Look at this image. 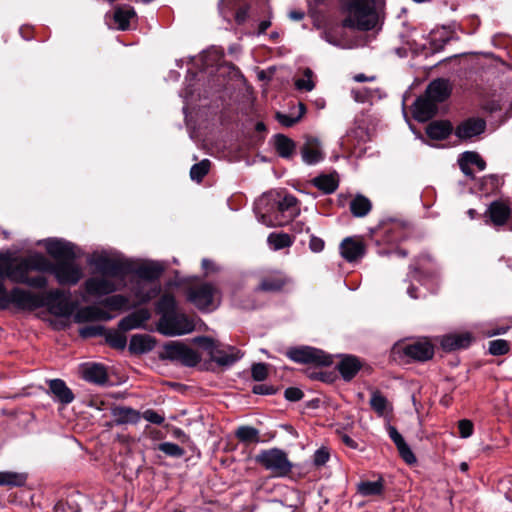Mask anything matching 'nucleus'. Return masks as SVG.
<instances>
[{"label": "nucleus", "instance_id": "f257e3e1", "mask_svg": "<svg viewBox=\"0 0 512 512\" xmlns=\"http://www.w3.org/2000/svg\"><path fill=\"white\" fill-rule=\"evenodd\" d=\"M31 271L50 273L59 285L75 286L83 278V268L76 259L52 262L41 253H34L20 259L0 254V278H8L17 284L43 289L48 279L43 275L29 276Z\"/></svg>", "mask_w": 512, "mask_h": 512}, {"label": "nucleus", "instance_id": "f03ea898", "mask_svg": "<svg viewBox=\"0 0 512 512\" xmlns=\"http://www.w3.org/2000/svg\"><path fill=\"white\" fill-rule=\"evenodd\" d=\"M258 220L267 227L284 226L300 213L298 200L293 195L270 191L255 203Z\"/></svg>", "mask_w": 512, "mask_h": 512}, {"label": "nucleus", "instance_id": "7ed1b4c3", "mask_svg": "<svg viewBox=\"0 0 512 512\" xmlns=\"http://www.w3.org/2000/svg\"><path fill=\"white\" fill-rule=\"evenodd\" d=\"M341 4L346 14L342 22L344 27L368 31L376 26L377 13L374 0H341Z\"/></svg>", "mask_w": 512, "mask_h": 512}, {"label": "nucleus", "instance_id": "20e7f679", "mask_svg": "<svg viewBox=\"0 0 512 512\" xmlns=\"http://www.w3.org/2000/svg\"><path fill=\"white\" fill-rule=\"evenodd\" d=\"M187 300L202 312L217 309L221 302V291L213 283L191 285L186 292Z\"/></svg>", "mask_w": 512, "mask_h": 512}, {"label": "nucleus", "instance_id": "39448f33", "mask_svg": "<svg viewBox=\"0 0 512 512\" xmlns=\"http://www.w3.org/2000/svg\"><path fill=\"white\" fill-rule=\"evenodd\" d=\"M254 460L273 477H286L293 470V463L288 454L280 448L261 450Z\"/></svg>", "mask_w": 512, "mask_h": 512}, {"label": "nucleus", "instance_id": "423d86ee", "mask_svg": "<svg viewBox=\"0 0 512 512\" xmlns=\"http://www.w3.org/2000/svg\"><path fill=\"white\" fill-rule=\"evenodd\" d=\"M89 264L94 266L98 273L109 278H119L124 280L130 272V264L120 258L108 257L106 255H98L91 260Z\"/></svg>", "mask_w": 512, "mask_h": 512}, {"label": "nucleus", "instance_id": "0eeeda50", "mask_svg": "<svg viewBox=\"0 0 512 512\" xmlns=\"http://www.w3.org/2000/svg\"><path fill=\"white\" fill-rule=\"evenodd\" d=\"M194 321L183 313H172L161 316L158 322V331L166 336L184 335L193 332Z\"/></svg>", "mask_w": 512, "mask_h": 512}, {"label": "nucleus", "instance_id": "6e6552de", "mask_svg": "<svg viewBox=\"0 0 512 512\" xmlns=\"http://www.w3.org/2000/svg\"><path fill=\"white\" fill-rule=\"evenodd\" d=\"M287 356L296 363L314 364L318 366H329L332 359L322 350L305 346L300 348H292L287 351Z\"/></svg>", "mask_w": 512, "mask_h": 512}, {"label": "nucleus", "instance_id": "1a4fd4ad", "mask_svg": "<svg viewBox=\"0 0 512 512\" xmlns=\"http://www.w3.org/2000/svg\"><path fill=\"white\" fill-rule=\"evenodd\" d=\"M14 304L22 310H35L45 306L44 295L31 292L19 287L13 288L9 292L8 306Z\"/></svg>", "mask_w": 512, "mask_h": 512}, {"label": "nucleus", "instance_id": "9d476101", "mask_svg": "<svg viewBox=\"0 0 512 512\" xmlns=\"http://www.w3.org/2000/svg\"><path fill=\"white\" fill-rule=\"evenodd\" d=\"M165 358L193 367L200 362V355L181 342H171L164 347Z\"/></svg>", "mask_w": 512, "mask_h": 512}, {"label": "nucleus", "instance_id": "9b49d317", "mask_svg": "<svg viewBox=\"0 0 512 512\" xmlns=\"http://www.w3.org/2000/svg\"><path fill=\"white\" fill-rule=\"evenodd\" d=\"M292 282L285 272L281 270H271L261 276L256 291L265 293L282 292L284 288Z\"/></svg>", "mask_w": 512, "mask_h": 512}, {"label": "nucleus", "instance_id": "f8f14e48", "mask_svg": "<svg viewBox=\"0 0 512 512\" xmlns=\"http://www.w3.org/2000/svg\"><path fill=\"white\" fill-rule=\"evenodd\" d=\"M63 297L64 292L61 289L49 290L44 295L45 306L55 316L69 317L73 313V307L66 299H62Z\"/></svg>", "mask_w": 512, "mask_h": 512}, {"label": "nucleus", "instance_id": "ddd939ff", "mask_svg": "<svg viewBox=\"0 0 512 512\" xmlns=\"http://www.w3.org/2000/svg\"><path fill=\"white\" fill-rule=\"evenodd\" d=\"M84 288L88 295L100 297L117 291L118 285L113 279L101 275L88 278Z\"/></svg>", "mask_w": 512, "mask_h": 512}, {"label": "nucleus", "instance_id": "4468645a", "mask_svg": "<svg viewBox=\"0 0 512 512\" xmlns=\"http://www.w3.org/2000/svg\"><path fill=\"white\" fill-rule=\"evenodd\" d=\"M194 341L207 350L211 359L221 366L231 365L238 359V356L221 350L216 342L208 337H197Z\"/></svg>", "mask_w": 512, "mask_h": 512}, {"label": "nucleus", "instance_id": "2eb2a0df", "mask_svg": "<svg viewBox=\"0 0 512 512\" xmlns=\"http://www.w3.org/2000/svg\"><path fill=\"white\" fill-rule=\"evenodd\" d=\"M75 248L76 246L74 244L64 240L52 239L48 240L46 243L47 253L55 262L76 259L77 254Z\"/></svg>", "mask_w": 512, "mask_h": 512}, {"label": "nucleus", "instance_id": "dca6fc26", "mask_svg": "<svg viewBox=\"0 0 512 512\" xmlns=\"http://www.w3.org/2000/svg\"><path fill=\"white\" fill-rule=\"evenodd\" d=\"M486 122L482 118H468L455 129V135L464 141L470 140L484 132Z\"/></svg>", "mask_w": 512, "mask_h": 512}, {"label": "nucleus", "instance_id": "f3484780", "mask_svg": "<svg viewBox=\"0 0 512 512\" xmlns=\"http://www.w3.org/2000/svg\"><path fill=\"white\" fill-rule=\"evenodd\" d=\"M403 353L417 361H427L434 355V348L427 340H417L408 343L403 348Z\"/></svg>", "mask_w": 512, "mask_h": 512}, {"label": "nucleus", "instance_id": "a211bd4d", "mask_svg": "<svg viewBox=\"0 0 512 512\" xmlns=\"http://www.w3.org/2000/svg\"><path fill=\"white\" fill-rule=\"evenodd\" d=\"M437 104L428 96L419 97L413 106V117L419 122L430 120L436 113Z\"/></svg>", "mask_w": 512, "mask_h": 512}, {"label": "nucleus", "instance_id": "6ab92c4d", "mask_svg": "<svg viewBox=\"0 0 512 512\" xmlns=\"http://www.w3.org/2000/svg\"><path fill=\"white\" fill-rule=\"evenodd\" d=\"M511 214L509 204L502 200L493 201L485 212L490 221L495 226H503L508 221Z\"/></svg>", "mask_w": 512, "mask_h": 512}, {"label": "nucleus", "instance_id": "aec40b11", "mask_svg": "<svg viewBox=\"0 0 512 512\" xmlns=\"http://www.w3.org/2000/svg\"><path fill=\"white\" fill-rule=\"evenodd\" d=\"M112 316L97 306H86L78 309L73 315L75 323H85L91 321H108Z\"/></svg>", "mask_w": 512, "mask_h": 512}, {"label": "nucleus", "instance_id": "412c9836", "mask_svg": "<svg viewBox=\"0 0 512 512\" xmlns=\"http://www.w3.org/2000/svg\"><path fill=\"white\" fill-rule=\"evenodd\" d=\"M81 374L84 380L104 385L108 381L107 370L104 365L99 363H86L81 367Z\"/></svg>", "mask_w": 512, "mask_h": 512}, {"label": "nucleus", "instance_id": "4be33fe9", "mask_svg": "<svg viewBox=\"0 0 512 512\" xmlns=\"http://www.w3.org/2000/svg\"><path fill=\"white\" fill-rule=\"evenodd\" d=\"M340 253L345 260L352 262L364 255L365 246L360 239L348 237L341 242Z\"/></svg>", "mask_w": 512, "mask_h": 512}, {"label": "nucleus", "instance_id": "5701e85b", "mask_svg": "<svg viewBox=\"0 0 512 512\" xmlns=\"http://www.w3.org/2000/svg\"><path fill=\"white\" fill-rule=\"evenodd\" d=\"M302 159L309 165L316 164L323 159L320 141L315 137H308L301 148Z\"/></svg>", "mask_w": 512, "mask_h": 512}, {"label": "nucleus", "instance_id": "b1692460", "mask_svg": "<svg viewBox=\"0 0 512 512\" xmlns=\"http://www.w3.org/2000/svg\"><path fill=\"white\" fill-rule=\"evenodd\" d=\"M451 93V86L446 79L433 80L426 88V96L432 99L436 104L445 101Z\"/></svg>", "mask_w": 512, "mask_h": 512}, {"label": "nucleus", "instance_id": "393cba45", "mask_svg": "<svg viewBox=\"0 0 512 512\" xmlns=\"http://www.w3.org/2000/svg\"><path fill=\"white\" fill-rule=\"evenodd\" d=\"M114 425L136 424L141 419L139 411L125 406H116L111 409Z\"/></svg>", "mask_w": 512, "mask_h": 512}, {"label": "nucleus", "instance_id": "a878e982", "mask_svg": "<svg viewBox=\"0 0 512 512\" xmlns=\"http://www.w3.org/2000/svg\"><path fill=\"white\" fill-rule=\"evenodd\" d=\"M387 432H388L391 440L396 445L398 452H399L400 456L402 457V459L408 464L415 463L416 462L415 455L413 454L412 450L405 442L402 435L398 432V430L394 426L388 424Z\"/></svg>", "mask_w": 512, "mask_h": 512}, {"label": "nucleus", "instance_id": "bb28decb", "mask_svg": "<svg viewBox=\"0 0 512 512\" xmlns=\"http://www.w3.org/2000/svg\"><path fill=\"white\" fill-rule=\"evenodd\" d=\"M150 312L146 308L138 309L119 322V328L123 331L142 327L150 319Z\"/></svg>", "mask_w": 512, "mask_h": 512}, {"label": "nucleus", "instance_id": "cd10ccee", "mask_svg": "<svg viewBox=\"0 0 512 512\" xmlns=\"http://www.w3.org/2000/svg\"><path fill=\"white\" fill-rule=\"evenodd\" d=\"M472 342L470 333H454L442 337L441 346L444 350L452 351L467 348Z\"/></svg>", "mask_w": 512, "mask_h": 512}, {"label": "nucleus", "instance_id": "c85d7f7f", "mask_svg": "<svg viewBox=\"0 0 512 512\" xmlns=\"http://www.w3.org/2000/svg\"><path fill=\"white\" fill-rule=\"evenodd\" d=\"M362 365L359 359L355 356H345L337 364V369L346 381L353 379L361 369Z\"/></svg>", "mask_w": 512, "mask_h": 512}, {"label": "nucleus", "instance_id": "c756f323", "mask_svg": "<svg viewBox=\"0 0 512 512\" xmlns=\"http://www.w3.org/2000/svg\"><path fill=\"white\" fill-rule=\"evenodd\" d=\"M49 389L55 399L64 405L69 404L74 400L72 390L61 379L50 380Z\"/></svg>", "mask_w": 512, "mask_h": 512}, {"label": "nucleus", "instance_id": "7c9ffc66", "mask_svg": "<svg viewBox=\"0 0 512 512\" xmlns=\"http://www.w3.org/2000/svg\"><path fill=\"white\" fill-rule=\"evenodd\" d=\"M453 127L449 121H433L426 128V134L434 140H444L452 133Z\"/></svg>", "mask_w": 512, "mask_h": 512}, {"label": "nucleus", "instance_id": "2f4dec72", "mask_svg": "<svg viewBox=\"0 0 512 512\" xmlns=\"http://www.w3.org/2000/svg\"><path fill=\"white\" fill-rule=\"evenodd\" d=\"M136 16L133 7L128 5L117 6L113 13V19L119 30H127L130 20Z\"/></svg>", "mask_w": 512, "mask_h": 512}, {"label": "nucleus", "instance_id": "473e14b6", "mask_svg": "<svg viewBox=\"0 0 512 512\" xmlns=\"http://www.w3.org/2000/svg\"><path fill=\"white\" fill-rule=\"evenodd\" d=\"M370 406L379 417H386L392 412V405L379 391H373L370 398Z\"/></svg>", "mask_w": 512, "mask_h": 512}, {"label": "nucleus", "instance_id": "72a5a7b5", "mask_svg": "<svg viewBox=\"0 0 512 512\" xmlns=\"http://www.w3.org/2000/svg\"><path fill=\"white\" fill-rule=\"evenodd\" d=\"M312 184L325 194L333 193L339 186L337 174H323L315 177Z\"/></svg>", "mask_w": 512, "mask_h": 512}, {"label": "nucleus", "instance_id": "f704fd0d", "mask_svg": "<svg viewBox=\"0 0 512 512\" xmlns=\"http://www.w3.org/2000/svg\"><path fill=\"white\" fill-rule=\"evenodd\" d=\"M154 341L148 335L136 334L130 339L129 350L132 353L142 354L153 349Z\"/></svg>", "mask_w": 512, "mask_h": 512}, {"label": "nucleus", "instance_id": "c9c22d12", "mask_svg": "<svg viewBox=\"0 0 512 512\" xmlns=\"http://www.w3.org/2000/svg\"><path fill=\"white\" fill-rule=\"evenodd\" d=\"M305 113H306L305 105L302 102H299L297 112L291 111L289 114L277 112L275 114V118L284 127H292L297 122H299L301 120V118L304 116Z\"/></svg>", "mask_w": 512, "mask_h": 512}, {"label": "nucleus", "instance_id": "e433bc0d", "mask_svg": "<svg viewBox=\"0 0 512 512\" xmlns=\"http://www.w3.org/2000/svg\"><path fill=\"white\" fill-rule=\"evenodd\" d=\"M27 474L23 472L1 471L0 486L22 487L26 484Z\"/></svg>", "mask_w": 512, "mask_h": 512}, {"label": "nucleus", "instance_id": "4c0bfd02", "mask_svg": "<svg viewBox=\"0 0 512 512\" xmlns=\"http://www.w3.org/2000/svg\"><path fill=\"white\" fill-rule=\"evenodd\" d=\"M274 144L277 153L283 158H290L295 152V142L283 134L275 135Z\"/></svg>", "mask_w": 512, "mask_h": 512}, {"label": "nucleus", "instance_id": "58836bf2", "mask_svg": "<svg viewBox=\"0 0 512 512\" xmlns=\"http://www.w3.org/2000/svg\"><path fill=\"white\" fill-rule=\"evenodd\" d=\"M384 490L382 479L376 481H360L357 484V492L364 497L381 495Z\"/></svg>", "mask_w": 512, "mask_h": 512}, {"label": "nucleus", "instance_id": "ea45409f", "mask_svg": "<svg viewBox=\"0 0 512 512\" xmlns=\"http://www.w3.org/2000/svg\"><path fill=\"white\" fill-rule=\"evenodd\" d=\"M160 292V287L157 285L147 286L146 284L138 283L134 290V295L137 298V304H144L155 298Z\"/></svg>", "mask_w": 512, "mask_h": 512}, {"label": "nucleus", "instance_id": "a19ab883", "mask_svg": "<svg viewBox=\"0 0 512 512\" xmlns=\"http://www.w3.org/2000/svg\"><path fill=\"white\" fill-rule=\"evenodd\" d=\"M371 209V201L363 195H357L350 202V211L354 217H364L371 211Z\"/></svg>", "mask_w": 512, "mask_h": 512}, {"label": "nucleus", "instance_id": "79ce46f5", "mask_svg": "<svg viewBox=\"0 0 512 512\" xmlns=\"http://www.w3.org/2000/svg\"><path fill=\"white\" fill-rule=\"evenodd\" d=\"M268 245L273 250L288 248L293 244V238L287 233H270L267 238Z\"/></svg>", "mask_w": 512, "mask_h": 512}, {"label": "nucleus", "instance_id": "37998d69", "mask_svg": "<svg viewBox=\"0 0 512 512\" xmlns=\"http://www.w3.org/2000/svg\"><path fill=\"white\" fill-rule=\"evenodd\" d=\"M235 436L240 442L251 444L260 442L259 431L251 426H240L236 432Z\"/></svg>", "mask_w": 512, "mask_h": 512}, {"label": "nucleus", "instance_id": "c03bdc74", "mask_svg": "<svg viewBox=\"0 0 512 512\" xmlns=\"http://www.w3.org/2000/svg\"><path fill=\"white\" fill-rule=\"evenodd\" d=\"M162 268L156 264H144L135 270V274L143 280H156L162 273Z\"/></svg>", "mask_w": 512, "mask_h": 512}, {"label": "nucleus", "instance_id": "a18cd8bd", "mask_svg": "<svg viewBox=\"0 0 512 512\" xmlns=\"http://www.w3.org/2000/svg\"><path fill=\"white\" fill-rule=\"evenodd\" d=\"M157 312L161 316L171 315L176 312V300L171 294H164L158 301L156 306Z\"/></svg>", "mask_w": 512, "mask_h": 512}, {"label": "nucleus", "instance_id": "49530a36", "mask_svg": "<svg viewBox=\"0 0 512 512\" xmlns=\"http://www.w3.org/2000/svg\"><path fill=\"white\" fill-rule=\"evenodd\" d=\"M211 168V162L208 159H203L200 162L194 164L190 169V177L196 182H201L203 178L208 174Z\"/></svg>", "mask_w": 512, "mask_h": 512}, {"label": "nucleus", "instance_id": "de8ad7c7", "mask_svg": "<svg viewBox=\"0 0 512 512\" xmlns=\"http://www.w3.org/2000/svg\"><path fill=\"white\" fill-rule=\"evenodd\" d=\"M303 78H299L295 81V86L298 90L311 91L314 89L315 84L312 79L313 72L311 69L306 68L303 73Z\"/></svg>", "mask_w": 512, "mask_h": 512}, {"label": "nucleus", "instance_id": "09e8293b", "mask_svg": "<svg viewBox=\"0 0 512 512\" xmlns=\"http://www.w3.org/2000/svg\"><path fill=\"white\" fill-rule=\"evenodd\" d=\"M510 350V343L504 339H497L490 341L489 352L494 356H500L508 353Z\"/></svg>", "mask_w": 512, "mask_h": 512}, {"label": "nucleus", "instance_id": "8fccbe9b", "mask_svg": "<svg viewBox=\"0 0 512 512\" xmlns=\"http://www.w3.org/2000/svg\"><path fill=\"white\" fill-rule=\"evenodd\" d=\"M158 449L164 454L176 458L182 457L185 453L183 448L172 442L160 443Z\"/></svg>", "mask_w": 512, "mask_h": 512}, {"label": "nucleus", "instance_id": "3c124183", "mask_svg": "<svg viewBox=\"0 0 512 512\" xmlns=\"http://www.w3.org/2000/svg\"><path fill=\"white\" fill-rule=\"evenodd\" d=\"M128 298L123 295H112L104 301V305L112 310H121L128 305Z\"/></svg>", "mask_w": 512, "mask_h": 512}, {"label": "nucleus", "instance_id": "603ef678", "mask_svg": "<svg viewBox=\"0 0 512 512\" xmlns=\"http://www.w3.org/2000/svg\"><path fill=\"white\" fill-rule=\"evenodd\" d=\"M461 156L465 159L466 163L470 166L475 165L480 171L486 168V162L477 152L467 151Z\"/></svg>", "mask_w": 512, "mask_h": 512}, {"label": "nucleus", "instance_id": "864d4df0", "mask_svg": "<svg viewBox=\"0 0 512 512\" xmlns=\"http://www.w3.org/2000/svg\"><path fill=\"white\" fill-rule=\"evenodd\" d=\"M252 378L255 381H263L268 376V366L264 363H256L251 368Z\"/></svg>", "mask_w": 512, "mask_h": 512}, {"label": "nucleus", "instance_id": "5fc2aeb1", "mask_svg": "<svg viewBox=\"0 0 512 512\" xmlns=\"http://www.w3.org/2000/svg\"><path fill=\"white\" fill-rule=\"evenodd\" d=\"M330 458V453L327 448L321 447L317 449L313 455V463L317 467L324 466Z\"/></svg>", "mask_w": 512, "mask_h": 512}, {"label": "nucleus", "instance_id": "6e6d98bb", "mask_svg": "<svg viewBox=\"0 0 512 512\" xmlns=\"http://www.w3.org/2000/svg\"><path fill=\"white\" fill-rule=\"evenodd\" d=\"M107 340L112 347L117 349H124L127 344L126 336L118 332L109 334Z\"/></svg>", "mask_w": 512, "mask_h": 512}, {"label": "nucleus", "instance_id": "4d7b16f0", "mask_svg": "<svg viewBox=\"0 0 512 512\" xmlns=\"http://www.w3.org/2000/svg\"><path fill=\"white\" fill-rule=\"evenodd\" d=\"M460 437L468 438L473 434V423L468 419H462L458 422Z\"/></svg>", "mask_w": 512, "mask_h": 512}, {"label": "nucleus", "instance_id": "13d9d810", "mask_svg": "<svg viewBox=\"0 0 512 512\" xmlns=\"http://www.w3.org/2000/svg\"><path fill=\"white\" fill-rule=\"evenodd\" d=\"M143 418L153 424L161 425L164 422V417L152 409H148L143 413Z\"/></svg>", "mask_w": 512, "mask_h": 512}, {"label": "nucleus", "instance_id": "bf43d9fd", "mask_svg": "<svg viewBox=\"0 0 512 512\" xmlns=\"http://www.w3.org/2000/svg\"><path fill=\"white\" fill-rule=\"evenodd\" d=\"M285 398L289 401L296 402L303 398L304 394L301 389L289 387L284 392Z\"/></svg>", "mask_w": 512, "mask_h": 512}, {"label": "nucleus", "instance_id": "052dcab7", "mask_svg": "<svg viewBox=\"0 0 512 512\" xmlns=\"http://www.w3.org/2000/svg\"><path fill=\"white\" fill-rule=\"evenodd\" d=\"M103 327L101 326H86L80 329V335L84 338L97 336L102 333Z\"/></svg>", "mask_w": 512, "mask_h": 512}, {"label": "nucleus", "instance_id": "680f3d73", "mask_svg": "<svg viewBox=\"0 0 512 512\" xmlns=\"http://www.w3.org/2000/svg\"><path fill=\"white\" fill-rule=\"evenodd\" d=\"M324 241L316 236H311L309 241V248L312 252L319 253L324 249Z\"/></svg>", "mask_w": 512, "mask_h": 512}, {"label": "nucleus", "instance_id": "e2e57ef3", "mask_svg": "<svg viewBox=\"0 0 512 512\" xmlns=\"http://www.w3.org/2000/svg\"><path fill=\"white\" fill-rule=\"evenodd\" d=\"M8 296L9 292L6 290L3 282L0 280V309H6L8 307Z\"/></svg>", "mask_w": 512, "mask_h": 512}, {"label": "nucleus", "instance_id": "0e129e2a", "mask_svg": "<svg viewBox=\"0 0 512 512\" xmlns=\"http://www.w3.org/2000/svg\"><path fill=\"white\" fill-rule=\"evenodd\" d=\"M253 392L259 395H270L273 394L275 391L271 386L265 384H258L253 387Z\"/></svg>", "mask_w": 512, "mask_h": 512}, {"label": "nucleus", "instance_id": "69168bd1", "mask_svg": "<svg viewBox=\"0 0 512 512\" xmlns=\"http://www.w3.org/2000/svg\"><path fill=\"white\" fill-rule=\"evenodd\" d=\"M249 13V7L243 6L236 11L235 20L238 24H242L246 21Z\"/></svg>", "mask_w": 512, "mask_h": 512}, {"label": "nucleus", "instance_id": "338daca9", "mask_svg": "<svg viewBox=\"0 0 512 512\" xmlns=\"http://www.w3.org/2000/svg\"><path fill=\"white\" fill-rule=\"evenodd\" d=\"M202 268L205 271L206 275L216 273L218 271V267L216 266V264L209 259L202 260Z\"/></svg>", "mask_w": 512, "mask_h": 512}, {"label": "nucleus", "instance_id": "774afa93", "mask_svg": "<svg viewBox=\"0 0 512 512\" xmlns=\"http://www.w3.org/2000/svg\"><path fill=\"white\" fill-rule=\"evenodd\" d=\"M458 164H459V167L461 169V171L469 178L473 179L474 178V173L471 169V166L465 162V159L461 156L460 159L458 160Z\"/></svg>", "mask_w": 512, "mask_h": 512}]
</instances>
